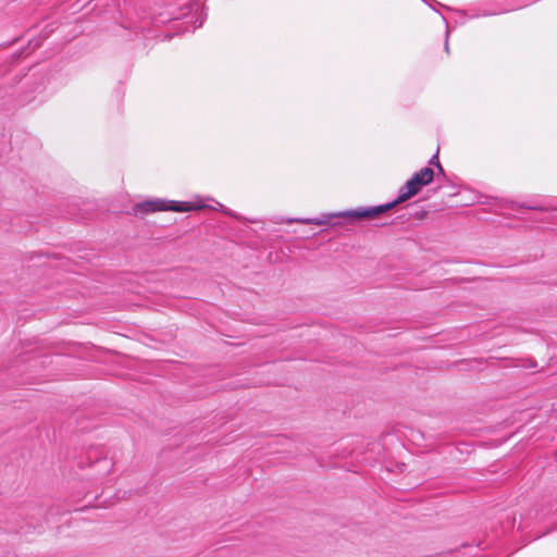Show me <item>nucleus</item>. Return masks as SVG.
Returning a JSON list of instances; mask_svg holds the SVG:
<instances>
[{"label": "nucleus", "mask_w": 557, "mask_h": 557, "mask_svg": "<svg viewBox=\"0 0 557 557\" xmlns=\"http://www.w3.org/2000/svg\"><path fill=\"white\" fill-rule=\"evenodd\" d=\"M418 194L417 188H412L409 186V184L406 182V184L399 189L398 197L385 205L376 206V207H370V208H362V209H355V210H347L343 212L337 213H325L322 214L319 218L313 219H295L289 220L288 222H299L304 224H315V225H326L331 224L333 219L337 218H352V219H372L381 213L394 208L396 205L401 203L409 198L416 196Z\"/></svg>", "instance_id": "obj_1"}, {"label": "nucleus", "mask_w": 557, "mask_h": 557, "mask_svg": "<svg viewBox=\"0 0 557 557\" xmlns=\"http://www.w3.org/2000/svg\"><path fill=\"white\" fill-rule=\"evenodd\" d=\"M216 205L219 206V210H221L222 212H224L225 214L227 215H231V216H236L232 211L227 210L224 208V206L220 202H216Z\"/></svg>", "instance_id": "obj_9"}, {"label": "nucleus", "mask_w": 557, "mask_h": 557, "mask_svg": "<svg viewBox=\"0 0 557 557\" xmlns=\"http://www.w3.org/2000/svg\"><path fill=\"white\" fill-rule=\"evenodd\" d=\"M519 208L533 210V211H556L557 206L552 201L546 200H529L517 203Z\"/></svg>", "instance_id": "obj_5"}, {"label": "nucleus", "mask_w": 557, "mask_h": 557, "mask_svg": "<svg viewBox=\"0 0 557 557\" xmlns=\"http://www.w3.org/2000/svg\"><path fill=\"white\" fill-rule=\"evenodd\" d=\"M430 163H431V164H435V165L437 166V169H438L440 173H442V174L444 173V170H443V168H442V165H441V163H440V161H438L437 154H434V156L431 158Z\"/></svg>", "instance_id": "obj_8"}, {"label": "nucleus", "mask_w": 557, "mask_h": 557, "mask_svg": "<svg viewBox=\"0 0 557 557\" xmlns=\"http://www.w3.org/2000/svg\"><path fill=\"white\" fill-rule=\"evenodd\" d=\"M207 13L200 8L197 0H174L166 3L165 10L153 16L154 23H166L175 20H185V30L194 32L202 26Z\"/></svg>", "instance_id": "obj_2"}, {"label": "nucleus", "mask_w": 557, "mask_h": 557, "mask_svg": "<svg viewBox=\"0 0 557 557\" xmlns=\"http://www.w3.org/2000/svg\"><path fill=\"white\" fill-rule=\"evenodd\" d=\"M205 207L206 206L200 202H185L156 198L136 203L133 207V213L135 215H145L157 211L187 212L191 210H199Z\"/></svg>", "instance_id": "obj_3"}, {"label": "nucleus", "mask_w": 557, "mask_h": 557, "mask_svg": "<svg viewBox=\"0 0 557 557\" xmlns=\"http://www.w3.org/2000/svg\"><path fill=\"white\" fill-rule=\"evenodd\" d=\"M433 177L434 171L431 168L425 166L416 172L407 183L410 187L417 188V191L419 193L422 187L429 185L433 181Z\"/></svg>", "instance_id": "obj_4"}, {"label": "nucleus", "mask_w": 557, "mask_h": 557, "mask_svg": "<svg viewBox=\"0 0 557 557\" xmlns=\"http://www.w3.org/2000/svg\"><path fill=\"white\" fill-rule=\"evenodd\" d=\"M96 465L103 466V469H106L107 471H109L113 467L112 461L108 458L97 459Z\"/></svg>", "instance_id": "obj_7"}, {"label": "nucleus", "mask_w": 557, "mask_h": 557, "mask_svg": "<svg viewBox=\"0 0 557 557\" xmlns=\"http://www.w3.org/2000/svg\"><path fill=\"white\" fill-rule=\"evenodd\" d=\"M442 16V20L443 22L445 23L446 25V32H445V44H444V49L446 51L447 54H449V45H448V38H449V27H448V22L446 20V17L444 15H441Z\"/></svg>", "instance_id": "obj_6"}]
</instances>
